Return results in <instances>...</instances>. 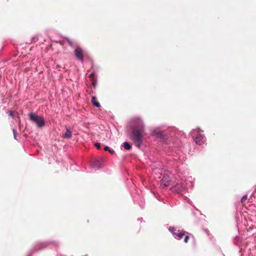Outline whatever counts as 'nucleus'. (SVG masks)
<instances>
[{"label":"nucleus","instance_id":"obj_5","mask_svg":"<svg viewBox=\"0 0 256 256\" xmlns=\"http://www.w3.org/2000/svg\"><path fill=\"white\" fill-rule=\"evenodd\" d=\"M194 140L196 144L202 145L204 142V138L202 135L198 134L194 138Z\"/></svg>","mask_w":256,"mask_h":256},{"label":"nucleus","instance_id":"obj_1","mask_svg":"<svg viewBox=\"0 0 256 256\" xmlns=\"http://www.w3.org/2000/svg\"><path fill=\"white\" fill-rule=\"evenodd\" d=\"M140 125L138 126H134L132 128V140L135 145L140 148L142 142V134L144 132V126L142 122H140Z\"/></svg>","mask_w":256,"mask_h":256},{"label":"nucleus","instance_id":"obj_17","mask_svg":"<svg viewBox=\"0 0 256 256\" xmlns=\"http://www.w3.org/2000/svg\"><path fill=\"white\" fill-rule=\"evenodd\" d=\"M104 150L105 151H108L109 152V150H110V148L108 146H106L104 148Z\"/></svg>","mask_w":256,"mask_h":256},{"label":"nucleus","instance_id":"obj_13","mask_svg":"<svg viewBox=\"0 0 256 256\" xmlns=\"http://www.w3.org/2000/svg\"><path fill=\"white\" fill-rule=\"evenodd\" d=\"M248 196L247 195L244 196L242 199H241V202L242 204H243L246 200H247Z\"/></svg>","mask_w":256,"mask_h":256},{"label":"nucleus","instance_id":"obj_22","mask_svg":"<svg viewBox=\"0 0 256 256\" xmlns=\"http://www.w3.org/2000/svg\"><path fill=\"white\" fill-rule=\"evenodd\" d=\"M92 84L94 85V86L95 87L96 86V84L95 82H93L92 83Z\"/></svg>","mask_w":256,"mask_h":256},{"label":"nucleus","instance_id":"obj_23","mask_svg":"<svg viewBox=\"0 0 256 256\" xmlns=\"http://www.w3.org/2000/svg\"><path fill=\"white\" fill-rule=\"evenodd\" d=\"M90 76H94V74H90Z\"/></svg>","mask_w":256,"mask_h":256},{"label":"nucleus","instance_id":"obj_9","mask_svg":"<svg viewBox=\"0 0 256 256\" xmlns=\"http://www.w3.org/2000/svg\"><path fill=\"white\" fill-rule=\"evenodd\" d=\"M185 233H186V232L181 231L178 233L173 232V234L174 236H176L178 237V238L180 239V238H182L185 235Z\"/></svg>","mask_w":256,"mask_h":256},{"label":"nucleus","instance_id":"obj_12","mask_svg":"<svg viewBox=\"0 0 256 256\" xmlns=\"http://www.w3.org/2000/svg\"><path fill=\"white\" fill-rule=\"evenodd\" d=\"M66 42H68V44L71 47L74 46L73 42L71 40H70V38H66Z\"/></svg>","mask_w":256,"mask_h":256},{"label":"nucleus","instance_id":"obj_3","mask_svg":"<svg viewBox=\"0 0 256 256\" xmlns=\"http://www.w3.org/2000/svg\"><path fill=\"white\" fill-rule=\"evenodd\" d=\"M74 54L77 59L82 62L84 61V50L80 46H77L74 50Z\"/></svg>","mask_w":256,"mask_h":256},{"label":"nucleus","instance_id":"obj_7","mask_svg":"<svg viewBox=\"0 0 256 256\" xmlns=\"http://www.w3.org/2000/svg\"><path fill=\"white\" fill-rule=\"evenodd\" d=\"M184 188V187L182 185H177L172 186L171 189L172 190V192H176L178 194L180 193L182 190Z\"/></svg>","mask_w":256,"mask_h":256},{"label":"nucleus","instance_id":"obj_8","mask_svg":"<svg viewBox=\"0 0 256 256\" xmlns=\"http://www.w3.org/2000/svg\"><path fill=\"white\" fill-rule=\"evenodd\" d=\"M92 104L97 108H100V105L98 102L97 98L95 96H92Z\"/></svg>","mask_w":256,"mask_h":256},{"label":"nucleus","instance_id":"obj_19","mask_svg":"<svg viewBox=\"0 0 256 256\" xmlns=\"http://www.w3.org/2000/svg\"><path fill=\"white\" fill-rule=\"evenodd\" d=\"M9 115L12 116H13V112L12 111H10L9 112Z\"/></svg>","mask_w":256,"mask_h":256},{"label":"nucleus","instance_id":"obj_20","mask_svg":"<svg viewBox=\"0 0 256 256\" xmlns=\"http://www.w3.org/2000/svg\"><path fill=\"white\" fill-rule=\"evenodd\" d=\"M169 230H170V232H172V233H173V232H173V230H174V228H169Z\"/></svg>","mask_w":256,"mask_h":256},{"label":"nucleus","instance_id":"obj_10","mask_svg":"<svg viewBox=\"0 0 256 256\" xmlns=\"http://www.w3.org/2000/svg\"><path fill=\"white\" fill-rule=\"evenodd\" d=\"M92 166L94 167H96V168H102V166L101 164L100 163V161L98 160H96L93 164H92Z\"/></svg>","mask_w":256,"mask_h":256},{"label":"nucleus","instance_id":"obj_14","mask_svg":"<svg viewBox=\"0 0 256 256\" xmlns=\"http://www.w3.org/2000/svg\"><path fill=\"white\" fill-rule=\"evenodd\" d=\"M94 146L98 149L100 148V143H98V142L95 143Z\"/></svg>","mask_w":256,"mask_h":256},{"label":"nucleus","instance_id":"obj_4","mask_svg":"<svg viewBox=\"0 0 256 256\" xmlns=\"http://www.w3.org/2000/svg\"><path fill=\"white\" fill-rule=\"evenodd\" d=\"M170 178L168 174H164L162 179L161 180V182L162 185L165 186H168L170 184Z\"/></svg>","mask_w":256,"mask_h":256},{"label":"nucleus","instance_id":"obj_15","mask_svg":"<svg viewBox=\"0 0 256 256\" xmlns=\"http://www.w3.org/2000/svg\"><path fill=\"white\" fill-rule=\"evenodd\" d=\"M188 240H189V236H186L184 239V242L187 243L188 242Z\"/></svg>","mask_w":256,"mask_h":256},{"label":"nucleus","instance_id":"obj_21","mask_svg":"<svg viewBox=\"0 0 256 256\" xmlns=\"http://www.w3.org/2000/svg\"><path fill=\"white\" fill-rule=\"evenodd\" d=\"M158 136H160L162 135V132H158Z\"/></svg>","mask_w":256,"mask_h":256},{"label":"nucleus","instance_id":"obj_16","mask_svg":"<svg viewBox=\"0 0 256 256\" xmlns=\"http://www.w3.org/2000/svg\"><path fill=\"white\" fill-rule=\"evenodd\" d=\"M12 132H13V133H14V137L16 138V130L15 129H13Z\"/></svg>","mask_w":256,"mask_h":256},{"label":"nucleus","instance_id":"obj_6","mask_svg":"<svg viewBox=\"0 0 256 256\" xmlns=\"http://www.w3.org/2000/svg\"><path fill=\"white\" fill-rule=\"evenodd\" d=\"M72 136V132L70 128H66V131L62 134V136L64 138H70Z\"/></svg>","mask_w":256,"mask_h":256},{"label":"nucleus","instance_id":"obj_11","mask_svg":"<svg viewBox=\"0 0 256 256\" xmlns=\"http://www.w3.org/2000/svg\"><path fill=\"white\" fill-rule=\"evenodd\" d=\"M123 144H124V148L127 150L130 149V148L132 147L130 145V144L128 142H124Z\"/></svg>","mask_w":256,"mask_h":256},{"label":"nucleus","instance_id":"obj_18","mask_svg":"<svg viewBox=\"0 0 256 256\" xmlns=\"http://www.w3.org/2000/svg\"><path fill=\"white\" fill-rule=\"evenodd\" d=\"M109 152L111 154H114V150H109Z\"/></svg>","mask_w":256,"mask_h":256},{"label":"nucleus","instance_id":"obj_2","mask_svg":"<svg viewBox=\"0 0 256 256\" xmlns=\"http://www.w3.org/2000/svg\"><path fill=\"white\" fill-rule=\"evenodd\" d=\"M28 117L30 121L34 123L38 128H42L45 124V120L43 116H38L35 112L28 114Z\"/></svg>","mask_w":256,"mask_h":256}]
</instances>
